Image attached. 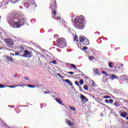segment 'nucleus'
I'll return each instance as SVG.
<instances>
[{
  "instance_id": "obj_42",
  "label": "nucleus",
  "mask_w": 128,
  "mask_h": 128,
  "mask_svg": "<svg viewBox=\"0 0 128 128\" xmlns=\"http://www.w3.org/2000/svg\"><path fill=\"white\" fill-rule=\"evenodd\" d=\"M58 76H60L61 75H60V74L58 73Z\"/></svg>"
},
{
  "instance_id": "obj_12",
  "label": "nucleus",
  "mask_w": 128,
  "mask_h": 128,
  "mask_svg": "<svg viewBox=\"0 0 128 128\" xmlns=\"http://www.w3.org/2000/svg\"><path fill=\"white\" fill-rule=\"evenodd\" d=\"M94 72L95 74H98V76H100V71L98 70V69L96 68L94 69Z\"/></svg>"
},
{
  "instance_id": "obj_19",
  "label": "nucleus",
  "mask_w": 128,
  "mask_h": 128,
  "mask_svg": "<svg viewBox=\"0 0 128 128\" xmlns=\"http://www.w3.org/2000/svg\"><path fill=\"white\" fill-rule=\"evenodd\" d=\"M78 36L76 35L74 38V42H78Z\"/></svg>"
},
{
  "instance_id": "obj_10",
  "label": "nucleus",
  "mask_w": 128,
  "mask_h": 128,
  "mask_svg": "<svg viewBox=\"0 0 128 128\" xmlns=\"http://www.w3.org/2000/svg\"><path fill=\"white\" fill-rule=\"evenodd\" d=\"M82 44L84 46H88V44H90V41H88V39L86 38Z\"/></svg>"
},
{
  "instance_id": "obj_1",
  "label": "nucleus",
  "mask_w": 128,
  "mask_h": 128,
  "mask_svg": "<svg viewBox=\"0 0 128 128\" xmlns=\"http://www.w3.org/2000/svg\"><path fill=\"white\" fill-rule=\"evenodd\" d=\"M8 22L10 26H12L14 28H20L26 22V19L24 16L16 14L12 18H9Z\"/></svg>"
},
{
  "instance_id": "obj_16",
  "label": "nucleus",
  "mask_w": 128,
  "mask_h": 128,
  "mask_svg": "<svg viewBox=\"0 0 128 128\" xmlns=\"http://www.w3.org/2000/svg\"><path fill=\"white\" fill-rule=\"evenodd\" d=\"M66 122L67 124H68V126H72V123L70 120H66Z\"/></svg>"
},
{
  "instance_id": "obj_44",
  "label": "nucleus",
  "mask_w": 128,
  "mask_h": 128,
  "mask_svg": "<svg viewBox=\"0 0 128 128\" xmlns=\"http://www.w3.org/2000/svg\"><path fill=\"white\" fill-rule=\"evenodd\" d=\"M14 78H16V74H14Z\"/></svg>"
},
{
  "instance_id": "obj_5",
  "label": "nucleus",
  "mask_w": 128,
  "mask_h": 128,
  "mask_svg": "<svg viewBox=\"0 0 128 128\" xmlns=\"http://www.w3.org/2000/svg\"><path fill=\"white\" fill-rule=\"evenodd\" d=\"M32 52H30L28 50H25L23 54L21 55L22 58H32Z\"/></svg>"
},
{
  "instance_id": "obj_38",
  "label": "nucleus",
  "mask_w": 128,
  "mask_h": 128,
  "mask_svg": "<svg viewBox=\"0 0 128 128\" xmlns=\"http://www.w3.org/2000/svg\"><path fill=\"white\" fill-rule=\"evenodd\" d=\"M104 102L106 104H108L110 102L109 101H108V99L105 100Z\"/></svg>"
},
{
  "instance_id": "obj_8",
  "label": "nucleus",
  "mask_w": 128,
  "mask_h": 128,
  "mask_svg": "<svg viewBox=\"0 0 128 128\" xmlns=\"http://www.w3.org/2000/svg\"><path fill=\"white\" fill-rule=\"evenodd\" d=\"M120 116H122V118H126V116H128V113L126 112H120Z\"/></svg>"
},
{
  "instance_id": "obj_30",
  "label": "nucleus",
  "mask_w": 128,
  "mask_h": 128,
  "mask_svg": "<svg viewBox=\"0 0 128 128\" xmlns=\"http://www.w3.org/2000/svg\"><path fill=\"white\" fill-rule=\"evenodd\" d=\"M16 86H18V85L14 86H8V88H16Z\"/></svg>"
},
{
  "instance_id": "obj_15",
  "label": "nucleus",
  "mask_w": 128,
  "mask_h": 128,
  "mask_svg": "<svg viewBox=\"0 0 128 128\" xmlns=\"http://www.w3.org/2000/svg\"><path fill=\"white\" fill-rule=\"evenodd\" d=\"M55 100L56 102H58V104H62V100L60 98H56Z\"/></svg>"
},
{
  "instance_id": "obj_45",
  "label": "nucleus",
  "mask_w": 128,
  "mask_h": 128,
  "mask_svg": "<svg viewBox=\"0 0 128 128\" xmlns=\"http://www.w3.org/2000/svg\"><path fill=\"white\" fill-rule=\"evenodd\" d=\"M80 76L78 74L76 75V76Z\"/></svg>"
},
{
  "instance_id": "obj_37",
  "label": "nucleus",
  "mask_w": 128,
  "mask_h": 128,
  "mask_svg": "<svg viewBox=\"0 0 128 128\" xmlns=\"http://www.w3.org/2000/svg\"><path fill=\"white\" fill-rule=\"evenodd\" d=\"M68 74H74V72H66Z\"/></svg>"
},
{
  "instance_id": "obj_25",
  "label": "nucleus",
  "mask_w": 128,
  "mask_h": 128,
  "mask_svg": "<svg viewBox=\"0 0 128 128\" xmlns=\"http://www.w3.org/2000/svg\"><path fill=\"white\" fill-rule=\"evenodd\" d=\"M89 60H94V56H89Z\"/></svg>"
},
{
  "instance_id": "obj_28",
  "label": "nucleus",
  "mask_w": 128,
  "mask_h": 128,
  "mask_svg": "<svg viewBox=\"0 0 128 128\" xmlns=\"http://www.w3.org/2000/svg\"><path fill=\"white\" fill-rule=\"evenodd\" d=\"M84 88L85 90H88V86L86 85H84Z\"/></svg>"
},
{
  "instance_id": "obj_23",
  "label": "nucleus",
  "mask_w": 128,
  "mask_h": 128,
  "mask_svg": "<svg viewBox=\"0 0 128 128\" xmlns=\"http://www.w3.org/2000/svg\"><path fill=\"white\" fill-rule=\"evenodd\" d=\"M18 2V0H10V2H12V4H16Z\"/></svg>"
},
{
  "instance_id": "obj_3",
  "label": "nucleus",
  "mask_w": 128,
  "mask_h": 128,
  "mask_svg": "<svg viewBox=\"0 0 128 128\" xmlns=\"http://www.w3.org/2000/svg\"><path fill=\"white\" fill-rule=\"evenodd\" d=\"M50 8L52 10V18L56 16V11L58 10V6H56V0H52L50 4Z\"/></svg>"
},
{
  "instance_id": "obj_6",
  "label": "nucleus",
  "mask_w": 128,
  "mask_h": 128,
  "mask_svg": "<svg viewBox=\"0 0 128 128\" xmlns=\"http://www.w3.org/2000/svg\"><path fill=\"white\" fill-rule=\"evenodd\" d=\"M5 42L8 46H14V41L10 38L6 39Z\"/></svg>"
},
{
  "instance_id": "obj_39",
  "label": "nucleus",
  "mask_w": 128,
  "mask_h": 128,
  "mask_svg": "<svg viewBox=\"0 0 128 128\" xmlns=\"http://www.w3.org/2000/svg\"><path fill=\"white\" fill-rule=\"evenodd\" d=\"M19 54H20V53L19 52L15 53V56H19Z\"/></svg>"
},
{
  "instance_id": "obj_34",
  "label": "nucleus",
  "mask_w": 128,
  "mask_h": 128,
  "mask_svg": "<svg viewBox=\"0 0 128 128\" xmlns=\"http://www.w3.org/2000/svg\"><path fill=\"white\" fill-rule=\"evenodd\" d=\"M75 84H76V86H80V82L78 81H76L75 82Z\"/></svg>"
},
{
  "instance_id": "obj_7",
  "label": "nucleus",
  "mask_w": 128,
  "mask_h": 128,
  "mask_svg": "<svg viewBox=\"0 0 128 128\" xmlns=\"http://www.w3.org/2000/svg\"><path fill=\"white\" fill-rule=\"evenodd\" d=\"M34 0H27V2L24 4V6L26 8H28L30 4H34Z\"/></svg>"
},
{
  "instance_id": "obj_29",
  "label": "nucleus",
  "mask_w": 128,
  "mask_h": 128,
  "mask_svg": "<svg viewBox=\"0 0 128 128\" xmlns=\"http://www.w3.org/2000/svg\"><path fill=\"white\" fill-rule=\"evenodd\" d=\"M52 64H58V62L56 60H53L52 61Z\"/></svg>"
},
{
  "instance_id": "obj_41",
  "label": "nucleus",
  "mask_w": 128,
  "mask_h": 128,
  "mask_svg": "<svg viewBox=\"0 0 128 128\" xmlns=\"http://www.w3.org/2000/svg\"><path fill=\"white\" fill-rule=\"evenodd\" d=\"M10 55L14 56V54L10 53Z\"/></svg>"
},
{
  "instance_id": "obj_35",
  "label": "nucleus",
  "mask_w": 128,
  "mask_h": 128,
  "mask_svg": "<svg viewBox=\"0 0 128 128\" xmlns=\"http://www.w3.org/2000/svg\"><path fill=\"white\" fill-rule=\"evenodd\" d=\"M6 88V86H4L2 84H0V88Z\"/></svg>"
},
{
  "instance_id": "obj_26",
  "label": "nucleus",
  "mask_w": 128,
  "mask_h": 128,
  "mask_svg": "<svg viewBox=\"0 0 128 128\" xmlns=\"http://www.w3.org/2000/svg\"><path fill=\"white\" fill-rule=\"evenodd\" d=\"M102 74H105V76H108V74L106 73V71H102Z\"/></svg>"
},
{
  "instance_id": "obj_24",
  "label": "nucleus",
  "mask_w": 128,
  "mask_h": 128,
  "mask_svg": "<svg viewBox=\"0 0 128 128\" xmlns=\"http://www.w3.org/2000/svg\"><path fill=\"white\" fill-rule=\"evenodd\" d=\"M69 108L71 110H74V111L76 110V108L72 106H70Z\"/></svg>"
},
{
  "instance_id": "obj_14",
  "label": "nucleus",
  "mask_w": 128,
  "mask_h": 128,
  "mask_svg": "<svg viewBox=\"0 0 128 128\" xmlns=\"http://www.w3.org/2000/svg\"><path fill=\"white\" fill-rule=\"evenodd\" d=\"M86 40V37L84 36H80L79 38V40L80 42H84V40Z\"/></svg>"
},
{
  "instance_id": "obj_20",
  "label": "nucleus",
  "mask_w": 128,
  "mask_h": 128,
  "mask_svg": "<svg viewBox=\"0 0 128 128\" xmlns=\"http://www.w3.org/2000/svg\"><path fill=\"white\" fill-rule=\"evenodd\" d=\"M113 65H114V63H112V62H110L109 64H108V66L111 68H114Z\"/></svg>"
},
{
  "instance_id": "obj_17",
  "label": "nucleus",
  "mask_w": 128,
  "mask_h": 128,
  "mask_svg": "<svg viewBox=\"0 0 128 128\" xmlns=\"http://www.w3.org/2000/svg\"><path fill=\"white\" fill-rule=\"evenodd\" d=\"M67 84H68L69 86H72V82L70 80L67 79L64 80Z\"/></svg>"
},
{
  "instance_id": "obj_18",
  "label": "nucleus",
  "mask_w": 128,
  "mask_h": 128,
  "mask_svg": "<svg viewBox=\"0 0 128 128\" xmlns=\"http://www.w3.org/2000/svg\"><path fill=\"white\" fill-rule=\"evenodd\" d=\"M19 50H21V52H20V54H22V52H24V46H20L19 47Z\"/></svg>"
},
{
  "instance_id": "obj_11",
  "label": "nucleus",
  "mask_w": 128,
  "mask_h": 128,
  "mask_svg": "<svg viewBox=\"0 0 128 128\" xmlns=\"http://www.w3.org/2000/svg\"><path fill=\"white\" fill-rule=\"evenodd\" d=\"M110 80H114L116 78H118V77L114 74H112L110 76Z\"/></svg>"
},
{
  "instance_id": "obj_22",
  "label": "nucleus",
  "mask_w": 128,
  "mask_h": 128,
  "mask_svg": "<svg viewBox=\"0 0 128 128\" xmlns=\"http://www.w3.org/2000/svg\"><path fill=\"white\" fill-rule=\"evenodd\" d=\"M114 104V106H116V108H118L120 106V104H118V102H115Z\"/></svg>"
},
{
  "instance_id": "obj_9",
  "label": "nucleus",
  "mask_w": 128,
  "mask_h": 128,
  "mask_svg": "<svg viewBox=\"0 0 128 128\" xmlns=\"http://www.w3.org/2000/svg\"><path fill=\"white\" fill-rule=\"evenodd\" d=\"M80 99L82 102H88V99L86 96L80 94Z\"/></svg>"
},
{
  "instance_id": "obj_40",
  "label": "nucleus",
  "mask_w": 128,
  "mask_h": 128,
  "mask_svg": "<svg viewBox=\"0 0 128 128\" xmlns=\"http://www.w3.org/2000/svg\"><path fill=\"white\" fill-rule=\"evenodd\" d=\"M24 80H28V78L26 76L24 77Z\"/></svg>"
},
{
  "instance_id": "obj_13",
  "label": "nucleus",
  "mask_w": 128,
  "mask_h": 128,
  "mask_svg": "<svg viewBox=\"0 0 128 128\" xmlns=\"http://www.w3.org/2000/svg\"><path fill=\"white\" fill-rule=\"evenodd\" d=\"M6 60H9V62H14V58L12 57H10L8 56H5Z\"/></svg>"
},
{
  "instance_id": "obj_2",
  "label": "nucleus",
  "mask_w": 128,
  "mask_h": 128,
  "mask_svg": "<svg viewBox=\"0 0 128 128\" xmlns=\"http://www.w3.org/2000/svg\"><path fill=\"white\" fill-rule=\"evenodd\" d=\"M74 26L78 30H84V17L82 16H78L74 20Z\"/></svg>"
},
{
  "instance_id": "obj_36",
  "label": "nucleus",
  "mask_w": 128,
  "mask_h": 128,
  "mask_svg": "<svg viewBox=\"0 0 128 128\" xmlns=\"http://www.w3.org/2000/svg\"><path fill=\"white\" fill-rule=\"evenodd\" d=\"M109 102H110V104H112V103L114 102V100H112V99H110V100H109Z\"/></svg>"
},
{
  "instance_id": "obj_32",
  "label": "nucleus",
  "mask_w": 128,
  "mask_h": 128,
  "mask_svg": "<svg viewBox=\"0 0 128 128\" xmlns=\"http://www.w3.org/2000/svg\"><path fill=\"white\" fill-rule=\"evenodd\" d=\"M28 88H36V86L32 85H28Z\"/></svg>"
},
{
  "instance_id": "obj_33",
  "label": "nucleus",
  "mask_w": 128,
  "mask_h": 128,
  "mask_svg": "<svg viewBox=\"0 0 128 128\" xmlns=\"http://www.w3.org/2000/svg\"><path fill=\"white\" fill-rule=\"evenodd\" d=\"M88 47L84 46V47L82 48V50H88Z\"/></svg>"
},
{
  "instance_id": "obj_31",
  "label": "nucleus",
  "mask_w": 128,
  "mask_h": 128,
  "mask_svg": "<svg viewBox=\"0 0 128 128\" xmlns=\"http://www.w3.org/2000/svg\"><path fill=\"white\" fill-rule=\"evenodd\" d=\"M104 98H110V96H104Z\"/></svg>"
},
{
  "instance_id": "obj_46",
  "label": "nucleus",
  "mask_w": 128,
  "mask_h": 128,
  "mask_svg": "<svg viewBox=\"0 0 128 128\" xmlns=\"http://www.w3.org/2000/svg\"><path fill=\"white\" fill-rule=\"evenodd\" d=\"M0 18H1V17H0Z\"/></svg>"
},
{
  "instance_id": "obj_4",
  "label": "nucleus",
  "mask_w": 128,
  "mask_h": 128,
  "mask_svg": "<svg viewBox=\"0 0 128 128\" xmlns=\"http://www.w3.org/2000/svg\"><path fill=\"white\" fill-rule=\"evenodd\" d=\"M58 42V48H64L66 47V40L64 38H60L59 40H57Z\"/></svg>"
},
{
  "instance_id": "obj_21",
  "label": "nucleus",
  "mask_w": 128,
  "mask_h": 128,
  "mask_svg": "<svg viewBox=\"0 0 128 128\" xmlns=\"http://www.w3.org/2000/svg\"><path fill=\"white\" fill-rule=\"evenodd\" d=\"M70 66L74 70H76V65L74 64H70Z\"/></svg>"
},
{
  "instance_id": "obj_47",
  "label": "nucleus",
  "mask_w": 128,
  "mask_h": 128,
  "mask_svg": "<svg viewBox=\"0 0 128 128\" xmlns=\"http://www.w3.org/2000/svg\"><path fill=\"white\" fill-rule=\"evenodd\" d=\"M114 70H116V68H114Z\"/></svg>"
},
{
  "instance_id": "obj_27",
  "label": "nucleus",
  "mask_w": 128,
  "mask_h": 128,
  "mask_svg": "<svg viewBox=\"0 0 128 128\" xmlns=\"http://www.w3.org/2000/svg\"><path fill=\"white\" fill-rule=\"evenodd\" d=\"M80 86H82V84H84V80L82 79L80 80Z\"/></svg>"
},
{
  "instance_id": "obj_43",
  "label": "nucleus",
  "mask_w": 128,
  "mask_h": 128,
  "mask_svg": "<svg viewBox=\"0 0 128 128\" xmlns=\"http://www.w3.org/2000/svg\"><path fill=\"white\" fill-rule=\"evenodd\" d=\"M58 20L59 22H60V18H58Z\"/></svg>"
}]
</instances>
